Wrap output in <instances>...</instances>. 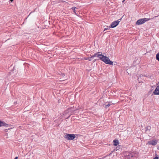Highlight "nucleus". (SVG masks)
Returning <instances> with one entry per match:
<instances>
[{
  "mask_svg": "<svg viewBox=\"0 0 159 159\" xmlns=\"http://www.w3.org/2000/svg\"><path fill=\"white\" fill-rule=\"evenodd\" d=\"M151 18H144L143 19H141L139 20H138L136 22V24L138 25H140L144 23L145 22L151 19Z\"/></svg>",
  "mask_w": 159,
  "mask_h": 159,
  "instance_id": "obj_2",
  "label": "nucleus"
},
{
  "mask_svg": "<svg viewBox=\"0 0 159 159\" xmlns=\"http://www.w3.org/2000/svg\"><path fill=\"white\" fill-rule=\"evenodd\" d=\"M157 148L159 150V145L157 146Z\"/></svg>",
  "mask_w": 159,
  "mask_h": 159,
  "instance_id": "obj_19",
  "label": "nucleus"
},
{
  "mask_svg": "<svg viewBox=\"0 0 159 159\" xmlns=\"http://www.w3.org/2000/svg\"><path fill=\"white\" fill-rule=\"evenodd\" d=\"M159 157H155L153 158V159H158Z\"/></svg>",
  "mask_w": 159,
  "mask_h": 159,
  "instance_id": "obj_17",
  "label": "nucleus"
},
{
  "mask_svg": "<svg viewBox=\"0 0 159 159\" xmlns=\"http://www.w3.org/2000/svg\"><path fill=\"white\" fill-rule=\"evenodd\" d=\"M52 0H51V1H52Z\"/></svg>",
  "mask_w": 159,
  "mask_h": 159,
  "instance_id": "obj_24",
  "label": "nucleus"
},
{
  "mask_svg": "<svg viewBox=\"0 0 159 159\" xmlns=\"http://www.w3.org/2000/svg\"><path fill=\"white\" fill-rule=\"evenodd\" d=\"M93 58L92 57H88L86 58H84V59L88 60L89 61H90L91 60V58Z\"/></svg>",
  "mask_w": 159,
  "mask_h": 159,
  "instance_id": "obj_10",
  "label": "nucleus"
},
{
  "mask_svg": "<svg viewBox=\"0 0 159 159\" xmlns=\"http://www.w3.org/2000/svg\"><path fill=\"white\" fill-rule=\"evenodd\" d=\"M75 8H76V7H72V8H71V9L76 14V11L75 9Z\"/></svg>",
  "mask_w": 159,
  "mask_h": 159,
  "instance_id": "obj_12",
  "label": "nucleus"
},
{
  "mask_svg": "<svg viewBox=\"0 0 159 159\" xmlns=\"http://www.w3.org/2000/svg\"><path fill=\"white\" fill-rule=\"evenodd\" d=\"M2 126H7L8 124L0 120V127Z\"/></svg>",
  "mask_w": 159,
  "mask_h": 159,
  "instance_id": "obj_7",
  "label": "nucleus"
},
{
  "mask_svg": "<svg viewBox=\"0 0 159 159\" xmlns=\"http://www.w3.org/2000/svg\"><path fill=\"white\" fill-rule=\"evenodd\" d=\"M145 129L146 131H147V130H150L151 129V127L150 126H148L147 127L145 128Z\"/></svg>",
  "mask_w": 159,
  "mask_h": 159,
  "instance_id": "obj_9",
  "label": "nucleus"
},
{
  "mask_svg": "<svg viewBox=\"0 0 159 159\" xmlns=\"http://www.w3.org/2000/svg\"><path fill=\"white\" fill-rule=\"evenodd\" d=\"M154 94H159V85L157 86L155 90L153 92Z\"/></svg>",
  "mask_w": 159,
  "mask_h": 159,
  "instance_id": "obj_5",
  "label": "nucleus"
},
{
  "mask_svg": "<svg viewBox=\"0 0 159 159\" xmlns=\"http://www.w3.org/2000/svg\"><path fill=\"white\" fill-rule=\"evenodd\" d=\"M100 52H98L97 53L94 54L92 56L93 58L96 57H99L101 60L104 62L105 63L111 65L113 64V62L111 61L109 58L106 56H104L103 55L101 54H99L101 53Z\"/></svg>",
  "mask_w": 159,
  "mask_h": 159,
  "instance_id": "obj_1",
  "label": "nucleus"
},
{
  "mask_svg": "<svg viewBox=\"0 0 159 159\" xmlns=\"http://www.w3.org/2000/svg\"><path fill=\"white\" fill-rule=\"evenodd\" d=\"M109 28H110L109 27V28L107 27V28L104 29V31H105L106 30H108Z\"/></svg>",
  "mask_w": 159,
  "mask_h": 159,
  "instance_id": "obj_16",
  "label": "nucleus"
},
{
  "mask_svg": "<svg viewBox=\"0 0 159 159\" xmlns=\"http://www.w3.org/2000/svg\"><path fill=\"white\" fill-rule=\"evenodd\" d=\"M157 140H152L149 141L148 143L152 145H155L157 144Z\"/></svg>",
  "mask_w": 159,
  "mask_h": 159,
  "instance_id": "obj_6",
  "label": "nucleus"
},
{
  "mask_svg": "<svg viewBox=\"0 0 159 159\" xmlns=\"http://www.w3.org/2000/svg\"><path fill=\"white\" fill-rule=\"evenodd\" d=\"M144 76H146V77H148V76H147V75H140V77H143Z\"/></svg>",
  "mask_w": 159,
  "mask_h": 159,
  "instance_id": "obj_14",
  "label": "nucleus"
},
{
  "mask_svg": "<svg viewBox=\"0 0 159 159\" xmlns=\"http://www.w3.org/2000/svg\"><path fill=\"white\" fill-rule=\"evenodd\" d=\"M113 145L115 146H117L119 144V141L116 139L114 140L113 141Z\"/></svg>",
  "mask_w": 159,
  "mask_h": 159,
  "instance_id": "obj_8",
  "label": "nucleus"
},
{
  "mask_svg": "<svg viewBox=\"0 0 159 159\" xmlns=\"http://www.w3.org/2000/svg\"><path fill=\"white\" fill-rule=\"evenodd\" d=\"M17 158H18V157H15V158L14 159H17Z\"/></svg>",
  "mask_w": 159,
  "mask_h": 159,
  "instance_id": "obj_20",
  "label": "nucleus"
},
{
  "mask_svg": "<svg viewBox=\"0 0 159 159\" xmlns=\"http://www.w3.org/2000/svg\"><path fill=\"white\" fill-rule=\"evenodd\" d=\"M111 153L109 155H110L111 154Z\"/></svg>",
  "mask_w": 159,
  "mask_h": 159,
  "instance_id": "obj_23",
  "label": "nucleus"
},
{
  "mask_svg": "<svg viewBox=\"0 0 159 159\" xmlns=\"http://www.w3.org/2000/svg\"><path fill=\"white\" fill-rule=\"evenodd\" d=\"M10 1L11 2H12L13 1V0H10Z\"/></svg>",
  "mask_w": 159,
  "mask_h": 159,
  "instance_id": "obj_22",
  "label": "nucleus"
},
{
  "mask_svg": "<svg viewBox=\"0 0 159 159\" xmlns=\"http://www.w3.org/2000/svg\"><path fill=\"white\" fill-rule=\"evenodd\" d=\"M121 19H119L113 22L111 25V26H109V28H114L116 27V26H117L119 24V22L121 20Z\"/></svg>",
  "mask_w": 159,
  "mask_h": 159,
  "instance_id": "obj_4",
  "label": "nucleus"
},
{
  "mask_svg": "<svg viewBox=\"0 0 159 159\" xmlns=\"http://www.w3.org/2000/svg\"><path fill=\"white\" fill-rule=\"evenodd\" d=\"M156 59L159 61V52L157 53L156 56Z\"/></svg>",
  "mask_w": 159,
  "mask_h": 159,
  "instance_id": "obj_11",
  "label": "nucleus"
},
{
  "mask_svg": "<svg viewBox=\"0 0 159 159\" xmlns=\"http://www.w3.org/2000/svg\"><path fill=\"white\" fill-rule=\"evenodd\" d=\"M158 16H154V17H153V18H152V19L154 18H155V17H158Z\"/></svg>",
  "mask_w": 159,
  "mask_h": 159,
  "instance_id": "obj_18",
  "label": "nucleus"
},
{
  "mask_svg": "<svg viewBox=\"0 0 159 159\" xmlns=\"http://www.w3.org/2000/svg\"><path fill=\"white\" fill-rule=\"evenodd\" d=\"M110 106V104H107L105 106V108H107L109 107Z\"/></svg>",
  "mask_w": 159,
  "mask_h": 159,
  "instance_id": "obj_15",
  "label": "nucleus"
},
{
  "mask_svg": "<svg viewBox=\"0 0 159 159\" xmlns=\"http://www.w3.org/2000/svg\"><path fill=\"white\" fill-rule=\"evenodd\" d=\"M75 137V135L73 134H67L65 136V138L68 140H73Z\"/></svg>",
  "mask_w": 159,
  "mask_h": 159,
  "instance_id": "obj_3",
  "label": "nucleus"
},
{
  "mask_svg": "<svg viewBox=\"0 0 159 159\" xmlns=\"http://www.w3.org/2000/svg\"><path fill=\"white\" fill-rule=\"evenodd\" d=\"M125 0H123V1H122V2L123 3Z\"/></svg>",
  "mask_w": 159,
  "mask_h": 159,
  "instance_id": "obj_21",
  "label": "nucleus"
},
{
  "mask_svg": "<svg viewBox=\"0 0 159 159\" xmlns=\"http://www.w3.org/2000/svg\"><path fill=\"white\" fill-rule=\"evenodd\" d=\"M66 80V78H60V80L61 81H64V80Z\"/></svg>",
  "mask_w": 159,
  "mask_h": 159,
  "instance_id": "obj_13",
  "label": "nucleus"
}]
</instances>
